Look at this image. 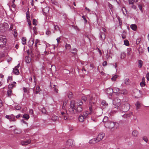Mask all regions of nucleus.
<instances>
[{"instance_id":"nucleus-1","label":"nucleus","mask_w":149,"mask_h":149,"mask_svg":"<svg viewBox=\"0 0 149 149\" xmlns=\"http://www.w3.org/2000/svg\"><path fill=\"white\" fill-rule=\"evenodd\" d=\"M120 100L118 98H115L113 101V104L114 108L118 109L119 108L123 112L127 111L130 109V104L126 103L122 104L121 107H119L120 104Z\"/></svg>"},{"instance_id":"nucleus-2","label":"nucleus","mask_w":149,"mask_h":149,"mask_svg":"<svg viewBox=\"0 0 149 149\" xmlns=\"http://www.w3.org/2000/svg\"><path fill=\"white\" fill-rule=\"evenodd\" d=\"M64 104L65 103L64 102L62 109L61 110V115L60 117L61 118H63L64 120H66L68 118V116L66 110L64 106Z\"/></svg>"},{"instance_id":"nucleus-3","label":"nucleus","mask_w":149,"mask_h":149,"mask_svg":"<svg viewBox=\"0 0 149 149\" xmlns=\"http://www.w3.org/2000/svg\"><path fill=\"white\" fill-rule=\"evenodd\" d=\"M69 111L71 113H74L76 111V107H75V101L73 100L71 101L70 107L69 109Z\"/></svg>"},{"instance_id":"nucleus-4","label":"nucleus","mask_w":149,"mask_h":149,"mask_svg":"<svg viewBox=\"0 0 149 149\" xmlns=\"http://www.w3.org/2000/svg\"><path fill=\"white\" fill-rule=\"evenodd\" d=\"M8 28V25L7 23H4L0 24V30L1 32H3L7 30Z\"/></svg>"},{"instance_id":"nucleus-5","label":"nucleus","mask_w":149,"mask_h":149,"mask_svg":"<svg viewBox=\"0 0 149 149\" xmlns=\"http://www.w3.org/2000/svg\"><path fill=\"white\" fill-rule=\"evenodd\" d=\"M104 125L106 127L108 128H112L115 126V123L110 121H107L104 123Z\"/></svg>"},{"instance_id":"nucleus-6","label":"nucleus","mask_w":149,"mask_h":149,"mask_svg":"<svg viewBox=\"0 0 149 149\" xmlns=\"http://www.w3.org/2000/svg\"><path fill=\"white\" fill-rule=\"evenodd\" d=\"M133 95L136 98H139L141 96V91L137 89H136L134 91Z\"/></svg>"},{"instance_id":"nucleus-7","label":"nucleus","mask_w":149,"mask_h":149,"mask_svg":"<svg viewBox=\"0 0 149 149\" xmlns=\"http://www.w3.org/2000/svg\"><path fill=\"white\" fill-rule=\"evenodd\" d=\"M6 39L5 36H0V46H3L6 43Z\"/></svg>"},{"instance_id":"nucleus-8","label":"nucleus","mask_w":149,"mask_h":149,"mask_svg":"<svg viewBox=\"0 0 149 149\" xmlns=\"http://www.w3.org/2000/svg\"><path fill=\"white\" fill-rule=\"evenodd\" d=\"M93 97L89 95H84L82 97V99L84 101H86L87 100H89L90 101V102L93 103V104L94 103V102H92Z\"/></svg>"},{"instance_id":"nucleus-9","label":"nucleus","mask_w":149,"mask_h":149,"mask_svg":"<svg viewBox=\"0 0 149 149\" xmlns=\"http://www.w3.org/2000/svg\"><path fill=\"white\" fill-rule=\"evenodd\" d=\"M5 117L11 122H15L16 120V119L15 118V116H14L13 114L6 115L5 116Z\"/></svg>"},{"instance_id":"nucleus-10","label":"nucleus","mask_w":149,"mask_h":149,"mask_svg":"<svg viewBox=\"0 0 149 149\" xmlns=\"http://www.w3.org/2000/svg\"><path fill=\"white\" fill-rule=\"evenodd\" d=\"M66 148H68L69 146H74L73 141L71 139H68L66 142Z\"/></svg>"},{"instance_id":"nucleus-11","label":"nucleus","mask_w":149,"mask_h":149,"mask_svg":"<svg viewBox=\"0 0 149 149\" xmlns=\"http://www.w3.org/2000/svg\"><path fill=\"white\" fill-rule=\"evenodd\" d=\"M104 134L103 133H100V134H99L98 135L97 137L96 138H95L96 139L97 142H98L99 141L102 140V139L104 137Z\"/></svg>"},{"instance_id":"nucleus-12","label":"nucleus","mask_w":149,"mask_h":149,"mask_svg":"<svg viewBox=\"0 0 149 149\" xmlns=\"http://www.w3.org/2000/svg\"><path fill=\"white\" fill-rule=\"evenodd\" d=\"M19 66H15L14 68H13V72L15 74L18 75L19 74V72L18 70V68Z\"/></svg>"},{"instance_id":"nucleus-13","label":"nucleus","mask_w":149,"mask_h":149,"mask_svg":"<svg viewBox=\"0 0 149 149\" xmlns=\"http://www.w3.org/2000/svg\"><path fill=\"white\" fill-rule=\"evenodd\" d=\"M106 92L108 95L111 96L112 95V93L113 92V90L111 88H107Z\"/></svg>"},{"instance_id":"nucleus-14","label":"nucleus","mask_w":149,"mask_h":149,"mask_svg":"<svg viewBox=\"0 0 149 149\" xmlns=\"http://www.w3.org/2000/svg\"><path fill=\"white\" fill-rule=\"evenodd\" d=\"M31 142V140L30 139H28L27 140L22 141L21 143L22 146H26L30 143Z\"/></svg>"},{"instance_id":"nucleus-15","label":"nucleus","mask_w":149,"mask_h":149,"mask_svg":"<svg viewBox=\"0 0 149 149\" xmlns=\"http://www.w3.org/2000/svg\"><path fill=\"white\" fill-rule=\"evenodd\" d=\"M34 39H33L31 38L29 42V46L30 47V49H32V47L34 43Z\"/></svg>"},{"instance_id":"nucleus-16","label":"nucleus","mask_w":149,"mask_h":149,"mask_svg":"<svg viewBox=\"0 0 149 149\" xmlns=\"http://www.w3.org/2000/svg\"><path fill=\"white\" fill-rule=\"evenodd\" d=\"M133 115V113L131 112L129 113H125L124 114L122 117L124 118H128L130 117Z\"/></svg>"},{"instance_id":"nucleus-17","label":"nucleus","mask_w":149,"mask_h":149,"mask_svg":"<svg viewBox=\"0 0 149 149\" xmlns=\"http://www.w3.org/2000/svg\"><path fill=\"white\" fill-rule=\"evenodd\" d=\"M83 104V102L81 100H79L77 102L75 101V107H77L78 106H81Z\"/></svg>"},{"instance_id":"nucleus-18","label":"nucleus","mask_w":149,"mask_h":149,"mask_svg":"<svg viewBox=\"0 0 149 149\" xmlns=\"http://www.w3.org/2000/svg\"><path fill=\"white\" fill-rule=\"evenodd\" d=\"M49 11V8L48 7H46L42 9V12L44 15H46L47 14Z\"/></svg>"},{"instance_id":"nucleus-19","label":"nucleus","mask_w":149,"mask_h":149,"mask_svg":"<svg viewBox=\"0 0 149 149\" xmlns=\"http://www.w3.org/2000/svg\"><path fill=\"white\" fill-rule=\"evenodd\" d=\"M100 38L102 40H104L105 38V35L103 32H101Z\"/></svg>"},{"instance_id":"nucleus-20","label":"nucleus","mask_w":149,"mask_h":149,"mask_svg":"<svg viewBox=\"0 0 149 149\" xmlns=\"http://www.w3.org/2000/svg\"><path fill=\"white\" fill-rule=\"evenodd\" d=\"M127 91L125 89H122L120 91L118 94H121L124 95H126L127 93Z\"/></svg>"},{"instance_id":"nucleus-21","label":"nucleus","mask_w":149,"mask_h":149,"mask_svg":"<svg viewBox=\"0 0 149 149\" xmlns=\"http://www.w3.org/2000/svg\"><path fill=\"white\" fill-rule=\"evenodd\" d=\"M89 111H86V112L87 113V114L89 115H91L93 113V109L91 107H89Z\"/></svg>"},{"instance_id":"nucleus-22","label":"nucleus","mask_w":149,"mask_h":149,"mask_svg":"<svg viewBox=\"0 0 149 149\" xmlns=\"http://www.w3.org/2000/svg\"><path fill=\"white\" fill-rule=\"evenodd\" d=\"M85 118L83 115H80L79 117V121L81 122H83L85 119Z\"/></svg>"},{"instance_id":"nucleus-23","label":"nucleus","mask_w":149,"mask_h":149,"mask_svg":"<svg viewBox=\"0 0 149 149\" xmlns=\"http://www.w3.org/2000/svg\"><path fill=\"white\" fill-rule=\"evenodd\" d=\"M83 109L81 106H78L76 107V111L80 112L82 111Z\"/></svg>"},{"instance_id":"nucleus-24","label":"nucleus","mask_w":149,"mask_h":149,"mask_svg":"<svg viewBox=\"0 0 149 149\" xmlns=\"http://www.w3.org/2000/svg\"><path fill=\"white\" fill-rule=\"evenodd\" d=\"M31 61V58L29 56H26L25 57V61L27 63H30Z\"/></svg>"},{"instance_id":"nucleus-25","label":"nucleus","mask_w":149,"mask_h":149,"mask_svg":"<svg viewBox=\"0 0 149 149\" xmlns=\"http://www.w3.org/2000/svg\"><path fill=\"white\" fill-rule=\"evenodd\" d=\"M138 132L136 130H134L132 132V135L134 136L137 137L138 136Z\"/></svg>"},{"instance_id":"nucleus-26","label":"nucleus","mask_w":149,"mask_h":149,"mask_svg":"<svg viewBox=\"0 0 149 149\" xmlns=\"http://www.w3.org/2000/svg\"><path fill=\"white\" fill-rule=\"evenodd\" d=\"M14 132L15 134H20L21 132V130L20 129H15L14 130Z\"/></svg>"},{"instance_id":"nucleus-27","label":"nucleus","mask_w":149,"mask_h":149,"mask_svg":"<svg viewBox=\"0 0 149 149\" xmlns=\"http://www.w3.org/2000/svg\"><path fill=\"white\" fill-rule=\"evenodd\" d=\"M136 109H140L141 107V103L139 101H137L135 104Z\"/></svg>"},{"instance_id":"nucleus-28","label":"nucleus","mask_w":149,"mask_h":149,"mask_svg":"<svg viewBox=\"0 0 149 149\" xmlns=\"http://www.w3.org/2000/svg\"><path fill=\"white\" fill-rule=\"evenodd\" d=\"M97 142H97L96 139V138L90 140L89 141V143L90 144L95 143Z\"/></svg>"},{"instance_id":"nucleus-29","label":"nucleus","mask_w":149,"mask_h":149,"mask_svg":"<svg viewBox=\"0 0 149 149\" xmlns=\"http://www.w3.org/2000/svg\"><path fill=\"white\" fill-rule=\"evenodd\" d=\"M131 28L134 31H136V29L137 26L135 24H132L130 26Z\"/></svg>"},{"instance_id":"nucleus-30","label":"nucleus","mask_w":149,"mask_h":149,"mask_svg":"<svg viewBox=\"0 0 149 149\" xmlns=\"http://www.w3.org/2000/svg\"><path fill=\"white\" fill-rule=\"evenodd\" d=\"M113 92L114 93H119V91H120L119 89L117 87L114 88L113 89Z\"/></svg>"},{"instance_id":"nucleus-31","label":"nucleus","mask_w":149,"mask_h":149,"mask_svg":"<svg viewBox=\"0 0 149 149\" xmlns=\"http://www.w3.org/2000/svg\"><path fill=\"white\" fill-rule=\"evenodd\" d=\"M23 117L26 120H28L29 118V115L27 114H24L23 116Z\"/></svg>"},{"instance_id":"nucleus-32","label":"nucleus","mask_w":149,"mask_h":149,"mask_svg":"<svg viewBox=\"0 0 149 149\" xmlns=\"http://www.w3.org/2000/svg\"><path fill=\"white\" fill-rule=\"evenodd\" d=\"M40 91V87L39 86H37L36 87V90L35 91L36 94H38Z\"/></svg>"},{"instance_id":"nucleus-33","label":"nucleus","mask_w":149,"mask_h":149,"mask_svg":"<svg viewBox=\"0 0 149 149\" xmlns=\"http://www.w3.org/2000/svg\"><path fill=\"white\" fill-rule=\"evenodd\" d=\"M127 54L128 55H130L132 53V49L131 48H128L127 49Z\"/></svg>"},{"instance_id":"nucleus-34","label":"nucleus","mask_w":149,"mask_h":149,"mask_svg":"<svg viewBox=\"0 0 149 149\" xmlns=\"http://www.w3.org/2000/svg\"><path fill=\"white\" fill-rule=\"evenodd\" d=\"M72 93L70 92H69L67 93V95L68 98L70 99L72 98Z\"/></svg>"},{"instance_id":"nucleus-35","label":"nucleus","mask_w":149,"mask_h":149,"mask_svg":"<svg viewBox=\"0 0 149 149\" xmlns=\"http://www.w3.org/2000/svg\"><path fill=\"white\" fill-rule=\"evenodd\" d=\"M58 119V117L56 116H53L52 118V120L54 121H55L57 120Z\"/></svg>"},{"instance_id":"nucleus-36","label":"nucleus","mask_w":149,"mask_h":149,"mask_svg":"<svg viewBox=\"0 0 149 149\" xmlns=\"http://www.w3.org/2000/svg\"><path fill=\"white\" fill-rule=\"evenodd\" d=\"M120 58L123 59L125 57V53L124 52H122L121 53Z\"/></svg>"},{"instance_id":"nucleus-37","label":"nucleus","mask_w":149,"mask_h":149,"mask_svg":"<svg viewBox=\"0 0 149 149\" xmlns=\"http://www.w3.org/2000/svg\"><path fill=\"white\" fill-rule=\"evenodd\" d=\"M22 43L23 45H25L26 44V39L24 37H23L22 39Z\"/></svg>"},{"instance_id":"nucleus-38","label":"nucleus","mask_w":149,"mask_h":149,"mask_svg":"<svg viewBox=\"0 0 149 149\" xmlns=\"http://www.w3.org/2000/svg\"><path fill=\"white\" fill-rule=\"evenodd\" d=\"M16 83L15 82H13L11 84H10L9 85L10 88H12L15 86V85L16 84Z\"/></svg>"},{"instance_id":"nucleus-39","label":"nucleus","mask_w":149,"mask_h":149,"mask_svg":"<svg viewBox=\"0 0 149 149\" xmlns=\"http://www.w3.org/2000/svg\"><path fill=\"white\" fill-rule=\"evenodd\" d=\"M104 106H107L108 105V104L106 102L105 100H102V103H101Z\"/></svg>"},{"instance_id":"nucleus-40","label":"nucleus","mask_w":149,"mask_h":149,"mask_svg":"<svg viewBox=\"0 0 149 149\" xmlns=\"http://www.w3.org/2000/svg\"><path fill=\"white\" fill-rule=\"evenodd\" d=\"M118 76L117 75H114L111 78V79L112 81H115L116 80V78L118 77Z\"/></svg>"},{"instance_id":"nucleus-41","label":"nucleus","mask_w":149,"mask_h":149,"mask_svg":"<svg viewBox=\"0 0 149 149\" xmlns=\"http://www.w3.org/2000/svg\"><path fill=\"white\" fill-rule=\"evenodd\" d=\"M124 83L126 85H128L129 83V79L127 78L124 81Z\"/></svg>"},{"instance_id":"nucleus-42","label":"nucleus","mask_w":149,"mask_h":149,"mask_svg":"<svg viewBox=\"0 0 149 149\" xmlns=\"http://www.w3.org/2000/svg\"><path fill=\"white\" fill-rule=\"evenodd\" d=\"M124 44L127 46H128L129 45V42L127 40H124Z\"/></svg>"},{"instance_id":"nucleus-43","label":"nucleus","mask_w":149,"mask_h":149,"mask_svg":"<svg viewBox=\"0 0 149 149\" xmlns=\"http://www.w3.org/2000/svg\"><path fill=\"white\" fill-rule=\"evenodd\" d=\"M12 91L10 90H9L7 92V94L8 95V96H10L11 95V94H12Z\"/></svg>"},{"instance_id":"nucleus-44","label":"nucleus","mask_w":149,"mask_h":149,"mask_svg":"<svg viewBox=\"0 0 149 149\" xmlns=\"http://www.w3.org/2000/svg\"><path fill=\"white\" fill-rule=\"evenodd\" d=\"M135 1V0H129V4L133 5L134 2Z\"/></svg>"},{"instance_id":"nucleus-45","label":"nucleus","mask_w":149,"mask_h":149,"mask_svg":"<svg viewBox=\"0 0 149 149\" xmlns=\"http://www.w3.org/2000/svg\"><path fill=\"white\" fill-rule=\"evenodd\" d=\"M142 139L145 142L147 143L148 140L146 136H144L142 138Z\"/></svg>"},{"instance_id":"nucleus-46","label":"nucleus","mask_w":149,"mask_h":149,"mask_svg":"<svg viewBox=\"0 0 149 149\" xmlns=\"http://www.w3.org/2000/svg\"><path fill=\"white\" fill-rule=\"evenodd\" d=\"M139 52L140 54H142L143 52V50L142 47H140L139 49Z\"/></svg>"},{"instance_id":"nucleus-47","label":"nucleus","mask_w":149,"mask_h":149,"mask_svg":"<svg viewBox=\"0 0 149 149\" xmlns=\"http://www.w3.org/2000/svg\"><path fill=\"white\" fill-rule=\"evenodd\" d=\"M54 87L53 88H54V90L56 92V93L58 92V90L57 89V86H55V85H54Z\"/></svg>"},{"instance_id":"nucleus-48","label":"nucleus","mask_w":149,"mask_h":149,"mask_svg":"<svg viewBox=\"0 0 149 149\" xmlns=\"http://www.w3.org/2000/svg\"><path fill=\"white\" fill-rule=\"evenodd\" d=\"M108 119V118L107 117H105L103 119V121L105 123L107 122Z\"/></svg>"},{"instance_id":"nucleus-49","label":"nucleus","mask_w":149,"mask_h":149,"mask_svg":"<svg viewBox=\"0 0 149 149\" xmlns=\"http://www.w3.org/2000/svg\"><path fill=\"white\" fill-rule=\"evenodd\" d=\"M77 50L76 48L74 49L73 50H72V52L74 54H75L77 52Z\"/></svg>"},{"instance_id":"nucleus-50","label":"nucleus","mask_w":149,"mask_h":149,"mask_svg":"<svg viewBox=\"0 0 149 149\" xmlns=\"http://www.w3.org/2000/svg\"><path fill=\"white\" fill-rule=\"evenodd\" d=\"M26 17L27 19H28V18H30V16H29V11H28L26 12Z\"/></svg>"},{"instance_id":"nucleus-51","label":"nucleus","mask_w":149,"mask_h":149,"mask_svg":"<svg viewBox=\"0 0 149 149\" xmlns=\"http://www.w3.org/2000/svg\"><path fill=\"white\" fill-rule=\"evenodd\" d=\"M54 29L56 31H57L59 30V28L58 26L57 25H54Z\"/></svg>"},{"instance_id":"nucleus-52","label":"nucleus","mask_w":149,"mask_h":149,"mask_svg":"<svg viewBox=\"0 0 149 149\" xmlns=\"http://www.w3.org/2000/svg\"><path fill=\"white\" fill-rule=\"evenodd\" d=\"M65 47L66 49H70V45L69 44H66L65 45Z\"/></svg>"},{"instance_id":"nucleus-53","label":"nucleus","mask_w":149,"mask_h":149,"mask_svg":"<svg viewBox=\"0 0 149 149\" xmlns=\"http://www.w3.org/2000/svg\"><path fill=\"white\" fill-rule=\"evenodd\" d=\"M12 77H11V76L9 77H8V79L7 80V82H9V81H10L12 80Z\"/></svg>"},{"instance_id":"nucleus-54","label":"nucleus","mask_w":149,"mask_h":149,"mask_svg":"<svg viewBox=\"0 0 149 149\" xmlns=\"http://www.w3.org/2000/svg\"><path fill=\"white\" fill-rule=\"evenodd\" d=\"M138 8L141 11H142V6L141 4H139L138 5Z\"/></svg>"},{"instance_id":"nucleus-55","label":"nucleus","mask_w":149,"mask_h":149,"mask_svg":"<svg viewBox=\"0 0 149 149\" xmlns=\"http://www.w3.org/2000/svg\"><path fill=\"white\" fill-rule=\"evenodd\" d=\"M84 115L83 116H84V117L85 118H87L88 117V115L86 112L85 113H84Z\"/></svg>"},{"instance_id":"nucleus-56","label":"nucleus","mask_w":149,"mask_h":149,"mask_svg":"<svg viewBox=\"0 0 149 149\" xmlns=\"http://www.w3.org/2000/svg\"><path fill=\"white\" fill-rule=\"evenodd\" d=\"M39 40H38L37 39L35 41V46L36 47H37V44L39 42Z\"/></svg>"},{"instance_id":"nucleus-57","label":"nucleus","mask_w":149,"mask_h":149,"mask_svg":"<svg viewBox=\"0 0 149 149\" xmlns=\"http://www.w3.org/2000/svg\"><path fill=\"white\" fill-rule=\"evenodd\" d=\"M29 114H31L33 115V110L32 109H30L29 110Z\"/></svg>"},{"instance_id":"nucleus-58","label":"nucleus","mask_w":149,"mask_h":149,"mask_svg":"<svg viewBox=\"0 0 149 149\" xmlns=\"http://www.w3.org/2000/svg\"><path fill=\"white\" fill-rule=\"evenodd\" d=\"M145 82H142L140 83V85L141 87H143L145 86Z\"/></svg>"},{"instance_id":"nucleus-59","label":"nucleus","mask_w":149,"mask_h":149,"mask_svg":"<svg viewBox=\"0 0 149 149\" xmlns=\"http://www.w3.org/2000/svg\"><path fill=\"white\" fill-rule=\"evenodd\" d=\"M138 63L139 65H142L143 64V61L141 60H139L138 61Z\"/></svg>"},{"instance_id":"nucleus-60","label":"nucleus","mask_w":149,"mask_h":149,"mask_svg":"<svg viewBox=\"0 0 149 149\" xmlns=\"http://www.w3.org/2000/svg\"><path fill=\"white\" fill-rule=\"evenodd\" d=\"M23 90L24 91V93H27V92H28L27 89L26 88L23 87Z\"/></svg>"},{"instance_id":"nucleus-61","label":"nucleus","mask_w":149,"mask_h":149,"mask_svg":"<svg viewBox=\"0 0 149 149\" xmlns=\"http://www.w3.org/2000/svg\"><path fill=\"white\" fill-rule=\"evenodd\" d=\"M131 8L134 9L135 10L136 8V7L135 5H134L133 4L131 6Z\"/></svg>"},{"instance_id":"nucleus-62","label":"nucleus","mask_w":149,"mask_h":149,"mask_svg":"<svg viewBox=\"0 0 149 149\" xmlns=\"http://www.w3.org/2000/svg\"><path fill=\"white\" fill-rule=\"evenodd\" d=\"M22 116V115L21 114H19L18 115L16 116L15 118L17 119H19L20 117Z\"/></svg>"},{"instance_id":"nucleus-63","label":"nucleus","mask_w":149,"mask_h":149,"mask_svg":"<svg viewBox=\"0 0 149 149\" xmlns=\"http://www.w3.org/2000/svg\"><path fill=\"white\" fill-rule=\"evenodd\" d=\"M146 78L147 80L149 81V72L147 73L146 75Z\"/></svg>"},{"instance_id":"nucleus-64","label":"nucleus","mask_w":149,"mask_h":149,"mask_svg":"<svg viewBox=\"0 0 149 149\" xmlns=\"http://www.w3.org/2000/svg\"><path fill=\"white\" fill-rule=\"evenodd\" d=\"M41 111L43 113H45L46 112V110L44 108H43L42 109Z\"/></svg>"}]
</instances>
